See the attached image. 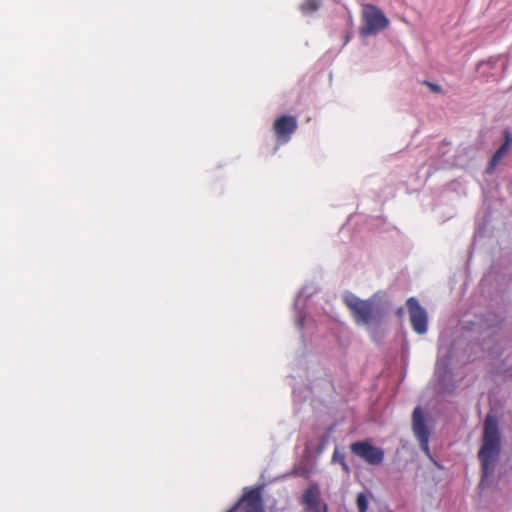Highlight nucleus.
<instances>
[{"instance_id":"obj_18","label":"nucleus","mask_w":512,"mask_h":512,"mask_svg":"<svg viewBox=\"0 0 512 512\" xmlns=\"http://www.w3.org/2000/svg\"><path fill=\"white\" fill-rule=\"evenodd\" d=\"M342 466H343V468H344L346 471H348V466L346 465V463H345L344 461H342Z\"/></svg>"},{"instance_id":"obj_5","label":"nucleus","mask_w":512,"mask_h":512,"mask_svg":"<svg viewBox=\"0 0 512 512\" xmlns=\"http://www.w3.org/2000/svg\"><path fill=\"white\" fill-rule=\"evenodd\" d=\"M354 454L371 465H379L384 458L383 451L367 442H356L351 445Z\"/></svg>"},{"instance_id":"obj_20","label":"nucleus","mask_w":512,"mask_h":512,"mask_svg":"<svg viewBox=\"0 0 512 512\" xmlns=\"http://www.w3.org/2000/svg\"><path fill=\"white\" fill-rule=\"evenodd\" d=\"M335 459H339V456H336V454H334V456H333V460H335Z\"/></svg>"},{"instance_id":"obj_8","label":"nucleus","mask_w":512,"mask_h":512,"mask_svg":"<svg viewBox=\"0 0 512 512\" xmlns=\"http://www.w3.org/2000/svg\"><path fill=\"white\" fill-rule=\"evenodd\" d=\"M237 506L238 508L241 507L245 512H263L260 491L258 489L249 491L243 496Z\"/></svg>"},{"instance_id":"obj_19","label":"nucleus","mask_w":512,"mask_h":512,"mask_svg":"<svg viewBox=\"0 0 512 512\" xmlns=\"http://www.w3.org/2000/svg\"><path fill=\"white\" fill-rule=\"evenodd\" d=\"M335 459H339V456H336V454H334V456H333V460H335Z\"/></svg>"},{"instance_id":"obj_15","label":"nucleus","mask_w":512,"mask_h":512,"mask_svg":"<svg viewBox=\"0 0 512 512\" xmlns=\"http://www.w3.org/2000/svg\"><path fill=\"white\" fill-rule=\"evenodd\" d=\"M423 83L434 93H440L442 91L441 87L438 84L429 81H424Z\"/></svg>"},{"instance_id":"obj_3","label":"nucleus","mask_w":512,"mask_h":512,"mask_svg":"<svg viewBox=\"0 0 512 512\" xmlns=\"http://www.w3.org/2000/svg\"><path fill=\"white\" fill-rule=\"evenodd\" d=\"M363 25L360 33L363 36L375 35L379 31L385 29L389 25V20L384 13L376 6L367 4L365 5L362 13Z\"/></svg>"},{"instance_id":"obj_9","label":"nucleus","mask_w":512,"mask_h":512,"mask_svg":"<svg viewBox=\"0 0 512 512\" xmlns=\"http://www.w3.org/2000/svg\"><path fill=\"white\" fill-rule=\"evenodd\" d=\"M504 143L499 147V149L494 153L492 156L488 167H487V173L491 174L494 172L495 168L499 165L501 160L506 156L508 153L510 146L512 144V136L509 130L504 131Z\"/></svg>"},{"instance_id":"obj_1","label":"nucleus","mask_w":512,"mask_h":512,"mask_svg":"<svg viewBox=\"0 0 512 512\" xmlns=\"http://www.w3.org/2000/svg\"><path fill=\"white\" fill-rule=\"evenodd\" d=\"M500 453V432L497 420L487 416L483 429V444L479 451V459L482 464L483 477H488L494 471Z\"/></svg>"},{"instance_id":"obj_11","label":"nucleus","mask_w":512,"mask_h":512,"mask_svg":"<svg viewBox=\"0 0 512 512\" xmlns=\"http://www.w3.org/2000/svg\"><path fill=\"white\" fill-rule=\"evenodd\" d=\"M449 364V349L440 347L439 348V358L436 363V374L441 377L445 378L447 375V368Z\"/></svg>"},{"instance_id":"obj_14","label":"nucleus","mask_w":512,"mask_h":512,"mask_svg":"<svg viewBox=\"0 0 512 512\" xmlns=\"http://www.w3.org/2000/svg\"><path fill=\"white\" fill-rule=\"evenodd\" d=\"M413 330L419 334H425L427 332V322H411Z\"/></svg>"},{"instance_id":"obj_7","label":"nucleus","mask_w":512,"mask_h":512,"mask_svg":"<svg viewBox=\"0 0 512 512\" xmlns=\"http://www.w3.org/2000/svg\"><path fill=\"white\" fill-rule=\"evenodd\" d=\"M303 503L311 512H326L320 501V490L317 485H311L303 494Z\"/></svg>"},{"instance_id":"obj_10","label":"nucleus","mask_w":512,"mask_h":512,"mask_svg":"<svg viewBox=\"0 0 512 512\" xmlns=\"http://www.w3.org/2000/svg\"><path fill=\"white\" fill-rule=\"evenodd\" d=\"M406 308L409 313V320H427V312L421 306L417 298H408L406 301Z\"/></svg>"},{"instance_id":"obj_2","label":"nucleus","mask_w":512,"mask_h":512,"mask_svg":"<svg viewBox=\"0 0 512 512\" xmlns=\"http://www.w3.org/2000/svg\"><path fill=\"white\" fill-rule=\"evenodd\" d=\"M344 302L356 320H371L384 308V294L377 292L366 300L348 294L345 296Z\"/></svg>"},{"instance_id":"obj_6","label":"nucleus","mask_w":512,"mask_h":512,"mask_svg":"<svg viewBox=\"0 0 512 512\" xmlns=\"http://www.w3.org/2000/svg\"><path fill=\"white\" fill-rule=\"evenodd\" d=\"M412 427H413L414 435L420 442L421 449L427 455H429V446H428L429 432L425 425L423 412L419 407L415 408V410L413 411Z\"/></svg>"},{"instance_id":"obj_12","label":"nucleus","mask_w":512,"mask_h":512,"mask_svg":"<svg viewBox=\"0 0 512 512\" xmlns=\"http://www.w3.org/2000/svg\"><path fill=\"white\" fill-rule=\"evenodd\" d=\"M320 6V0H305L300 9L304 14H310L318 10Z\"/></svg>"},{"instance_id":"obj_17","label":"nucleus","mask_w":512,"mask_h":512,"mask_svg":"<svg viewBox=\"0 0 512 512\" xmlns=\"http://www.w3.org/2000/svg\"><path fill=\"white\" fill-rule=\"evenodd\" d=\"M227 512H238V506L233 507L232 509H230Z\"/></svg>"},{"instance_id":"obj_16","label":"nucleus","mask_w":512,"mask_h":512,"mask_svg":"<svg viewBox=\"0 0 512 512\" xmlns=\"http://www.w3.org/2000/svg\"><path fill=\"white\" fill-rule=\"evenodd\" d=\"M402 315H403V308H399V309L397 310V316H398V317H402Z\"/></svg>"},{"instance_id":"obj_4","label":"nucleus","mask_w":512,"mask_h":512,"mask_svg":"<svg viewBox=\"0 0 512 512\" xmlns=\"http://www.w3.org/2000/svg\"><path fill=\"white\" fill-rule=\"evenodd\" d=\"M297 127V119L291 115H282L273 123L274 133L280 143L288 142Z\"/></svg>"},{"instance_id":"obj_13","label":"nucleus","mask_w":512,"mask_h":512,"mask_svg":"<svg viewBox=\"0 0 512 512\" xmlns=\"http://www.w3.org/2000/svg\"><path fill=\"white\" fill-rule=\"evenodd\" d=\"M358 512H366L368 509V496L365 493H359L356 499Z\"/></svg>"}]
</instances>
